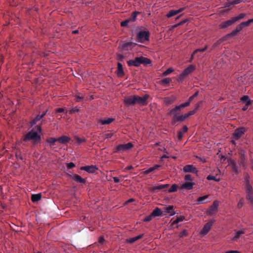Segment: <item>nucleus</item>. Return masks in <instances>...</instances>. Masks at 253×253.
Returning <instances> with one entry per match:
<instances>
[{"label": "nucleus", "instance_id": "nucleus-1", "mask_svg": "<svg viewBox=\"0 0 253 253\" xmlns=\"http://www.w3.org/2000/svg\"><path fill=\"white\" fill-rule=\"evenodd\" d=\"M23 139L25 142L31 141L35 145L41 142L42 138L37 131L32 129L24 135Z\"/></svg>", "mask_w": 253, "mask_h": 253}, {"label": "nucleus", "instance_id": "nucleus-2", "mask_svg": "<svg viewBox=\"0 0 253 253\" xmlns=\"http://www.w3.org/2000/svg\"><path fill=\"white\" fill-rule=\"evenodd\" d=\"M151 60L147 58L142 56L136 57L134 59L129 60L127 61L128 66L138 67L140 64H143L145 65L149 64Z\"/></svg>", "mask_w": 253, "mask_h": 253}, {"label": "nucleus", "instance_id": "nucleus-3", "mask_svg": "<svg viewBox=\"0 0 253 253\" xmlns=\"http://www.w3.org/2000/svg\"><path fill=\"white\" fill-rule=\"evenodd\" d=\"M246 14L244 13H241L238 16L231 18L230 19L227 20L225 22H222L219 26L221 28L224 29L231 26L237 21L243 19Z\"/></svg>", "mask_w": 253, "mask_h": 253}, {"label": "nucleus", "instance_id": "nucleus-4", "mask_svg": "<svg viewBox=\"0 0 253 253\" xmlns=\"http://www.w3.org/2000/svg\"><path fill=\"white\" fill-rule=\"evenodd\" d=\"M253 22V18L250 19L248 20L247 21L243 22L238 25L236 29L234 30L232 32H231V35H232L234 36H235L237 35V34L240 32L244 27H248L250 25L251 23Z\"/></svg>", "mask_w": 253, "mask_h": 253}, {"label": "nucleus", "instance_id": "nucleus-5", "mask_svg": "<svg viewBox=\"0 0 253 253\" xmlns=\"http://www.w3.org/2000/svg\"><path fill=\"white\" fill-rule=\"evenodd\" d=\"M195 69V66L190 65L186 68L178 78V82H182L187 76L190 74Z\"/></svg>", "mask_w": 253, "mask_h": 253}, {"label": "nucleus", "instance_id": "nucleus-6", "mask_svg": "<svg viewBox=\"0 0 253 253\" xmlns=\"http://www.w3.org/2000/svg\"><path fill=\"white\" fill-rule=\"evenodd\" d=\"M167 213H169V215H173L175 214L173 211V206H169V207H165L163 209H159V216L166 215Z\"/></svg>", "mask_w": 253, "mask_h": 253}, {"label": "nucleus", "instance_id": "nucleus-7", "mask_svg": "<svg viewBox=\"0 0 253 253\" xmlns=\"http://www.w3.org/2000/svg\"><path fill=\"white\" fill-rule=\"evenodd\" d=\"M149 96L148 94H145L142 96L135 95L136 104L140 106H145L148 103V99Z\"/></svg>", "mask_w": 253, "mask_h": 253}, {"label": "nucleus", "instance_id": "nucleus-8", "mask_svg": "<svg viewBox=\"0 0 253 253\" xmlns=\"http://www.w3.org/2000/svg\"><path fill=\"white\" fill-rule=\"evenodd\" d=\"M149 33L147 31H140L137 35V40L139 42H143L148 41Z\"/></svg>", "mask_w": 253, "mask_h": 253}, {"label": "nucleus", "instance_id": "nucleus-9", "mask_svg": "<svg viewBox=\"0 0 253 253\" xmlns=\"http://www.w3.org/2000/svg\"><path fill=\"white\" fill-rule=\"evenodd\" d=\"M133 147V144L131 142L126 144H120L116 147L115 152H124L130 149Z\"/></svg>", "mask_w": 253, "mask_h": 253}, {"label": "nucleus", "instance_id": "nucleus-10", "mask_svg": "<svg viewBox=\"0 0 253 253\" xmlns=\"http://www.w3.org/2000/svg\"><path fill=\"white\" fill-rule=\"evenodd\" d=\"M246 129L244 127L237 128L235 129V132L233 134V138L235 140L239 139L242 135L246 132Z\"/></svg>", "mask_w": 253, "mask_h": 253}, {"label": "nucleus", "instance_id": "nucleus-11", "mask_svg": "<svg viewBox=\"0 0 253 253\" xmlns=\"http://www.w3.org/2000/svg\"><path fill=\"white\" fill-rule=\"evenodd\" d=\"M183 170L184 172H191L193 173L197 174L198 170L197 168L193 165H187L183 168Z\"/></svg>", "mask_w": 253, "mask_h": 253}, {"label": "nucleus", "instance_id": "nucleus-12", "mask_svg": "<svg viewBox=\"0 0 253 253\" xmlns=\"http://www.w3.org/2000/svg\"><path fill=\"white\" fill-rule=\"evenodd\" d=\"M135 95L129 96L124 99V103L127 106H133L136 104Z\"/></svg>", "mask_w": 253, "mask_h": 253}, {"label": "nucleus", "instance_id": "nucleus-13", "mask_svg": "<svg viewBox=\"0 0 253 253\" xmlns=\"http://www.w3.org/2000/svg\"><path fill=\"white\" fill-rule=\"evenodd\" d=\"M247 193L246 199L249 201L250 205H253V188H249L245 189Z\"/></svg>", "mask_w": 253, "mask_h": 253}, {"label": "nucleus", "instance_id": "nucleus-14", "mask_svg": "<svg viewBox=\"0 0 253 253\" xmlns=\"http://www.w3.org/2000/svg\"><path fill=\"white\" fill-rule=\"evenodd\" d=\"M98 168L95 165L86 166L81 168V170H85L89 173H93Z\"/></svg>", "mask_w": 253, "mask_h": 253}, {"label": "nucleus", "instance_id": "nucleus-15", "mask_svg": "<svg viewBox=\"0 0 253 253\" xmlns=\"http://www.w3.org/2000/svg\"><path fill=\"white\" fill-rule=\"evenodd\" d=\"M214 221H210L207 223L203 228L201 233L202 235H206L210 230L211 229L213 223Z\"/></svg>", "mask_w": 253, "mask_h": 253}, {"label": "nucleus", "instance_id": "nucleus-16", "mask_svg": "<svg viewBox=\"0 0 253 253\" xmlns=\"http://www.w3.org/2000/svg\"><path fill=\"white\" fill-rule=\"evenodd\" d=\"M218 206V202L217 201H214L212 205L208 209L207 211L208 214L209 215H212L214 214L217 210Z\"/></svg>", "mask_w": 253, "mask_h": 253}, {"label": "nucleus", "instance_id": "nucleus-17", "mask_svg": "<svg viewBox=\"0 0 253 253\" xmlns=\"http://www.w3.org/2000/svg\"><path fill=\"white\" fill-rule=\"evenodd\" d=\"M233 36L232 35H231V33L226 35V36H224L217 41H216L213 44V47H216L218 46L222 42L226 41L231 38V37H233Z\"/></svg>", "mask_w": 253, "mask_h": 253}, {"label": "nucleus", "instance_id": "nucleus-18", "mask_svg": "<svg viewBox=\"0 0 253 253\" xmlns=\"http://www.w3.org/2000/svg\"><path fill=\"white\" fill-rule=\"evenodd\" d=\"M70 177L78 183L84 184L86 182L85 179L83 178L81 176L77 174L70 175Z\"/></svg>", "mask_w": 253, "mask_h": 253}, {"label": "nucleus", "instance_id": "nucleus-19", "mask_svg": "<svg viewBox=\"0 0 253 253\" xmlns=\"http://www.w3.org/2000/svg\"><path fill=\"white\" fill-rule=\"evenodd\" d=\"M189 106V102H185L181 104L180 105L176 106L174 108L172 109L170 111L171 114H174L177 113V111H180L181 109Z\"/></svg>", "mask_w": 253, "mask_h": 253}, {"label": "nucleus", "instance_id": "nucleus-20", "mask_svg": "<svg viewBox=\"0 0 253 253\" xmlns=\"http://www.w3.org/2000/svg\"><path fill=\"white\" fill-rule=\"evenodd\" d=\"M158 216V207H156L153 211L148 216H147L144 219L143 221L148 222L152 219L154 217Z\"/></svg>", "mask_w": 253, "mask_h": 253}, {"label": "nucleus", "instance_id": "nucleus-21", "mask_svg": "<svg viewBox=\"0 0 253 253\" xmlns=\"http://www.w3.org/2000/svg\"><path fill=\"white\" fill-rule=\"evenodd\" d=\"M173 120L174 122H182V121H184L185 120H186V119H187V117H186V114L183 115H180L177 113H175L174 114H173Z\"/></svg>", "mask_w": 253, "mask_h": 253}, {"label": "nucleus", "instance_id": "nucleus-22", "mask_svg": "<svg viewBox=\"0 0 253 253\" xmlns=\"http://www.w3.org/2000/svg\"><path fill=\"white\" fill-rule=\"evenodd\" d=\"M117 65H118L117 70L116 72V74L118 77L122 78V77H124L125 75V72L123 70V65L120 62H118Z\"/></svg>", "mask_w": 253, "mask_h": 253}, {"label": "nucleus", "instance_id": "nucleus-23", "mask_svg": "<svg viewBox=\"0 0 253 253\" xmlns=\"http://www.w3.org/2000/svg\"><path fill=\"white\" fill-rule=\"evenodd\" d=\"M184 9V8H181L178 10H171L169 12V13L167 14V16L168 17H171L173 16H175L181 12H182Z\"/></svg>", "mask_w": 253, "mask_h": 253}, {"label": "nucleus", "instance_id": "nucleus-24", "mask_svg": "<svg viewBox=\"0 0 253 253\" xmlns=\"http://www.w3.org/2000/svg\"><path fill=\"white\" fill-rule=\"evenodd\" d=\"M58 141L62 144H65L70 141L71 138L67 136L62 135L61 137L57 138Z\"/></svg>", "mask_w": 253, "mask_h": 253}, {"label": "nucleus", "instance_id": "nucleus-25", "mask_svg": "<svg viewBox=\"0 0 253 253\" xmlns=\"http://www.w3.org/2000/svg\"><path fill=\"white\" fill-rule=\"evenodd\" d=\"M134 45V44L132 42H126L122 45V48L124 50H128L131 49Z\"/></svg>", "mask_w": 253, "mask_h": 253}, {"label": "nucleus", "instance_id": "nucleus-26", "mask_svg": "<svg viewBox=\"0 0 253 253\" xmlns=\"http://www.w3.org/2000/svg\"><path fill=\"white\" fill-rule=\"evenodd\" d=\"M194 183L191 182H186L182 185V188L187 190H191L193 188Z\"/></svg>", "mask_w": 253, "mask_h": 253}, {"label": "nucleus", "instance_id": "nucleus-27", "mask_svg": "<svg viewBox=\"0 0 253 253\" xmlns=\"http://www.w3.org/2000/svg\"><path fill=\"white\" fill-rule=\"evenodd\" d=\"M42 198V194L39 193L37 194H33L32 196V201L33 202H37L40 201Z\"/></svg>", "mask_w": 253, "mask_h": 253}, {"label": "nucleus", "instance_id": "nucleus-28", "mask_svg": "<svg viewBox=\"0 0 253 253\" xmlns=\"http://www.w3.org/2000/svg\"><path fill=\"white\" fill-rule=\"evenodd\" d=\"M158 169V164L155 165L154 167H151L147 169V170H145L143 173L145 174H147L153 172L155 170Z\"/></svg>", "mask_w": 253, "mask_h": 253}, {"label": "nucleus", "instance_id": "nucleus-29", "mask_svg": "<svg viewBox=\"0 0 253 253\" xmlns=\"http://www.w3.org/2000/svg\"><path fill=\"white\" fill-rule=\"evenodd\" d=\"M242 2H244V0H233L232 1H228V3L226 4V7H229L232 5L239 4Z\"/></svg>", "mask_w": 253, "mask_h": 253}, {"label": "nucleus", "instance_id": "nucleus-30", "mask_svg": "<svg viewBox=\"0 0 253 253\" xmlns=\"http://www.w3.org/2000/svg\"><path fill=\"white\" fill-rule=\"evenodd\" d=\"M245 189L253 187L250 184V176L248 174H246L245 177Z\"/></svg>", "mask_w": 253, "mask_h": 253}, {"label": "nucleus", "instance_id": "nucleus-31", "mask_svg": "<svg viewBox=\"0 0 253 253\" xmlns=\"http://www.w3.org/2000/svg\"><path fill=\"white\" fill-rule=\"evenodd\" d=\"M169 185V184H161L159 183V192L162 191H168V188Z\"/></svg>", "mask_w": 253, "mask_h": 253}, {"label": "nucleus", "instance_id": "nucleus-32", "mask_svg": "<svg viewBox=\"0 0 253 253\" xmlns=\"http://www.w3.org/2000/svg\"><path fill=\"white\" fill-rule=\"evenodd\" d=\"M42 116H41V115H38L36 116V117L30 122V124L32 126L36 124V123L42 120Z\"/></svg>", "mask_w": 253, "mask_h": 253}, {"label": "nucleus", "instance_id": "nucleus-33", "mask_svg": "<svg viewBox=\"0 0 253 253\" xmlns=\"http://www.w3.org/2000/svg\"><path fill=\"white\" fill-rule=\"evenodd\" d=\"M114 120L115 119L113 118H108L106 120H101L100 122L103 125H108L112 123Z\"/></svg>", "mask_w": 253, "mask_h": 253}, {"label": "nucleus", "instance_id": "nucleus-34", "mask_svg": "<svg viewBox=\"0 0 253 253\" xmlns=\"http://www.w3.org/2000/svg\"><path fill=\"white\" fill-rule=\"evenodd\" d=\"M171 81L172 80L171 78H167L162 80V81H161V82H159V84H161L164 85H168Z\"/></svg>", "mask_w": 253, "mask_h": 253}, {"label": "nucleus", "instance_id": "nucleus-35", "mask_svg": "<svg viewBox=\"0 0 253 253\" xmlns=\"http://www.w3.org/2000/svg\"><path fill=\"white\" fill-rule=\"evenodd\" d=\"M178 186L177 184H173L170 188H168V192L169 193H172L177 191Z\"/></svg>", "mask_w": 253, "mask_h": 253}, {"label": "nucleus", "instance_id": "nucleus-36", "mask_svg": "<svg viewBox=\"0 0 253 253\" xmlns=\"http://www.w3.org/2000/svg\"><path fill=\"white\" fill-rule=\"evenodd\" d=\"M245 233V231H243V230H239V231H238L236 233V235H235V236L233 237V241H237L239 238V237H240V236L243 234Z\"/></svg>", "mask_w": 253, "mask_h": 253}, {"label": "nucleus", "instance_id": "nucleus-37", "mask_svg": "<svg viewBox=\"0 0 253 253\" xmlns=\"http://www.w3.org/2000/svg\"><path fill=\"white\" fill-rule=\"evenodd\" d=\"M231 165L233 171L235 173L237 174L238 173V169L235 162L234 161H233L231 162Z\"/></svg>", "mask_w": 253, "mask_h": 253}, {"label": "nucleus", "instance_id": "nucleus-38", "mask_svg": "<svg viewBox=\"0 0 253 253\" xmlns=\"http://www.w3.org/2000/svg\"><path fill=\"white\" fill-rule=\"evenodd\" d=\"M184 216H180L177 217L172 223V225H174L182 221L184 219Z\"/></svg>", "mask_w": 253, "mask_h": 253}, {"label": "nucleus", "instance_id": "nucleus-39", "mask_svg": "<svg viewBox=\"0 0 253 253\" xmlns=\"http://www.w3.org/2000/svg\"><path fill=\"white\" fill-rule=\"evenodd\" d=\"M46 141L47 143H50V146H51L52 145H54L56 142L58 141V139L54 137H49L46 139Z\"/></svg>", "mask_w": 253, "mask_h": 253}, {"label": "nucleus", "instance_id": "nucleus-40", "mask_svg": "<svg viewBox=\"0 0 253 253\" xmlns=\"http://www.w3.org/2000/svg\"><path fill=\"white\" fill-rule=\"evenodd\" d=\"M139 13H140V12H138V11L133 12L132 13L131 17L128 19V20H130V21H135L137 15L139 14Z\"/></svg>", "mask_w": 253, "mask_h": 253}, {"label": "nucleus", "instance_id": "nucleus-41", "mask_svg": "<svg viewBox=\"0 0 253 253\" xmlns=\"http://www.w3.org/2000/svg\"><path fill=\"white\" fill-rule=\"evenodd\" d=\"M240 155L241 156V163L243 164L246 160L245 152L244 150H241L240 152Z\"/></svg>", "mask_w": 253, "mask_h": 253}, {"label": "nucleus", "instance_id": "nucleus-42", "mask_svg": "<svg viewBox=\"0 0 253 253\" xmlns=\"http://www.w3.org/2000/svg\"><path fill=\"white\" fill-rule=\"evenodd\" d=\"M208 48V46L206 45L204 48H199V49H197L196 50H195L194 52L193 53V54H192L191 55V58H193V56L194 55L196 54L197 53H198V52H204L205 51H206V50Z\"/></svg>", "mask_w": 253, "mask_h": 253}, {"label": "nucleus", "instance_id": "nucleus-43", "mask_svg": "<svg viewBox=\"0 0 253 253\" xmlns=\"http://www.w3.org/2000/svg\"><path fill=\"white\" fill-rule=\"evenodd\" d=\"M208 197V195H205L204 196L200 197L198 199V202L199 204H203L204 202V201L207 199Z\"/></svg>", "mask_w": 253, "mask_h": 253}, {"label": "nucleus", "instance_id": "nucleus-44", "mask_svg": "<svg viewBox=\"0 0 253 253\" xmlns=\"http://www.w3.org/2000/svg\"><path fill=\"white\" fill-rule=\"evenodd\" d=\"M207 179L208 180H214V181H219V180H220L219 178H216L215 176H213V175H209L207 176Z\"/></svg>", "mask_w": 253, "mask_h": 253}, {"label": "nucleus", "instance_id": "nucleus-45", "mask_svg": "<svg viewBox=\"0 0 253 253\" xmlns=\"http://www.w3.org/2000/svg\"><path fill=\"white\" fill-rule=\"evenodd\" d=\"M76 141L79 143L81 144L85 141V139L84 137H79L78 136L75 137Z\"/></svg>", "mask_w": 253, "mask_h": 253}, {"label": "nucleus", "instance_id": "nucleus-46", "mask_svg": "<svg viewBox=\"0 0 253 253\" xmlns=\"http://www.w3.org/2000/svg\"><path fill=\"white\" fill-rule=\"evenodd\" d=\"M173 71V69L172 68H169L166 71L163 73V76H165L169 75Z\"/></svg>", "mask_w": 253, "mask_h": 253}, {"label": "nucleus", "instance_id": "nucleus-47", "mask_svg": "<svg viewBox=\"0 0 253 253\" xmlns=\"http://www.w3.org/2000/svg\"><path fill=\"white\" fill-rule=\"evenodd\" d=\"M241 100L244 102H246L248 101H251V100L249 99V97L247 95H244L241 98Z\"/></svg>", "mask_w": 253, "mask_h": 253}, {"label": "nucleus", "instance_id": "nucleus-48", "mask_svg": "<svg viewBox=\"0 0 253 253\" xmlns=\"http://www.w3.org/2000/svg\"><path fill=\"white\" fill-rule=\"evenodd\" d=\"M244 204V199L243 198H242L240 200V201H239V202L237 204V208L238 209H241L243 207Z\"/></svg>", "mask_w": 253, "mask_h": 253}, {"label": "nucleus", "instance_id": "nucleus-49", "mask_svg": "<svg viewBox=\"0 0 253 253\" xmlns=\"http://www.w3.org/2000/svg\"><path fill=\"white\" fill-rule=\"evenodd\" d=\"M130 22V20L127 19L124 21H122L121 23V25L122 27H126L128 25V24Z\"/></svg>", "mask_w": 253, "mask_h": 253}, {"label": "nucleus", "instance_id": "nucleus-50", "mask_svg": "<svg viewBox=\"0 0 253 253\" xmlns=\"http://www.w3.org/2000/svg\"><path fill=\"white\" fill-rule=\"evenodd\" d=\"M124 58H125V56L122 54H120V53L117 54V59L118 60L123 61L124 60Z\"/></svg>", "mask_w": 253, "mask_h": 253}, {"label": "nucleus", "instance_id": "nucleus-51", "mask_svg": "<svg viewBox=\"0 0 253 253\" xmlns=\"http://www.w3.org/2000/svg\"><path fill=\"white\" fill-rule=\"evenodd\" d=\"M186 22H187V20L186 19L183 20L182 21H181L180 22L178 23V24H175L174 25H173V28H176V27H177L179 26L183 25V24L185 23Z\"/></svg>", "mask_w": 253, "mask_h": 253}, {"label": "nucleus", "instance_id": "nucleus-52", "mask_svg": "<svg viewBox=\"0 0 253 253\" xmlns=\"http://www.w3.org/2000/svg\"><path fill=\"white\" fill-rule=\"evenodd\" d=\"M196 112V111L195 110H193L192 111H190L188 113L185 114H186V117H187V118H188L190 116L194 115Z\"/></svg>", "mask_w": 253, "mask_h": 253}, {"label": "nucleus", "instance_id": "nucleus-53", "mask_svg": "<svg viewBox=\"0 0 253 253\" xmlns=\"http://www.w3.org/2000/svg\"><path fill=\"white\" fill-rule=\"evenodd\" d=\"M75 167V164L73 162H70L67 164V167L69 169H71Z\"/></svg>", "mask_w": 253, "mask_h": 253}, {"label": "nucleus", "instance_id": "nucleus-54", "mask_svg": "<svg viewBox=\"0 0 253 253\" xmlns=\"http://www.w3.org/2000/svg\"><path fill=\"white\" fill-rule=\"evenodd\" d=\"M79 111V109H78L77 107H74V108H72V109H70V110L69 111V113L73 114L75 112H78Z\"/></svg>", "mask_w": 253, "mask_h": 253}, {"label": "nucleus", "instance_id": "nucleus-55", "mask_svg": "<svg viewBox=\"0 0 253 253\" xmlns=\"http://www.w3.org/2000/svg\"><path fill=\"white\" fill-rule=\"evenodd\" d=\"M251 102H252V101L247 102V103H246V105L242 108V110L244 111H246L248 109L249 106L251 104Z\"/></svg>", "mask_w": 253, "mask_h": 253}, {"label": "nucleus", "instance_id": "nucleus-56", "mask_svg": "<svg viewBox=\"0 0 253 253\" xmlns=\"http://www.w3.org/2000/svg\"><path fill=\"white\" fill-rule=\"evenodd\" d=\"M75 98L77 102H81L83 100L84 98L83 96H80L79 95H76Z\"/></svg>", "mask_w": 253, "mask_h": 253}, {"label": "nucleus", "instance_id": "nucleus-57", "mask_svg": "<svg viewBox=\"0 0 253 253\" xmlns=\"http://www.w3.org/2000/svg\"><path fill=\"white\" fill-rule=\"evenodd\" d=\"M185 180L187 181H191L192 180V177L191 175L190 174H186L185 176Z\"/></svg>", "mask_w": 253, "mask_h": 253}, {"label": "nucleus", "instance_id": "nucleus-58", "mask_svg": "<svg viewBox=\"0 0 253 253\" xmlns=\"http://www.w3.org/2000/svg\"><path fill=\"white\" fill-rule=\"evenodd\" d=\"M99 243L101 244H102L105 241V239L104 238L103 236H100L99 238Z\"/></svg>", "mask_w": 253, "mask_h": 253}, {"label": "nucleus", "instance_id": "nucleus-59", "mask_svg": "<svg viewBox=\"0 0 253 253\" xmlns=\"http://www.w3.org/2000/svg\"><path fill=\"white\" fill-rule=\"evenodd\" d=\"M187 130H188V127H187V126H184L180 131H181L183 132V133H184L187 132Z\"/></svg>", "mask_w": 253, "mask_h": 253}, {"label": "nucleus", "instance_id": "nucleus-60", "mask_svg": "<svg viewBox=\"0 0 253 253\" xmlns=\"http://www.w3.org/2000/svg\"><path fill=\"white\" fill-rule=\"evenodd\" d=\"M183 132L181 131H179L178 132V138L179 140H181L183 137Z\"/></svg>", "mask_w": 253, "mask_h": 253}, {"label": "nucleus", "instance_id": "nucleus-61", "mask_svg": "<svg viewBox=\"0 0 253 253\" xmlns=\"http://www.w3.org/2000/svg\"><path fill=\"white\" fill-rule=\"evenodd\" d=\"M201 104H202V102H200L199 103H198L196 106H195V108L194 109L195 110H196V111L197 112V111L199 109V108H200V107L201 106Z\"/></svg>", "mask_w": 253, "mask_h": 253}, {"label": "nucleus", "instance_id": "nucleus-62", "mask_svg": "<svg viewBox=\"0 0 253 253\" xmlns=\"http://www.w3.org/2000/svg\"><path fill=\"white\" fill-rule=\"evenodd\" d=\"M64 110L62 108H56L55 109L56 113H62L64 112Z\"/></svg>", "mask_w": 253, "mask_h": 253}, {"label": "nucleus", "instance_id": "nucleus-63", "mask_svg": "<svg viewBox=\"0 0 253 253\" xmlns=\"http://www.w3.org/2000/svg\"><path fill=\"white\" fill-rule=\"evenodd\" d=\"M112 136H113V134L111 133H107L105 134V138H110L112 137Z\"/></svg>", "mask_w": 253, "mask_h": 253}, {"label": "nucleus", "instance_id": "nucleus-64", "mask_svg": "<svg viewBox=\"0 0 253 253\" xmlns=\"http://www.w3.org/2000/svg\"><path fill=\"white\" fill-rule=\"evenodd\" d=\"M225 253H240V252L237 251H229L225 252Z\"/></svg>", "mask_w": 253, "mask_h": 253}]
</instances>
